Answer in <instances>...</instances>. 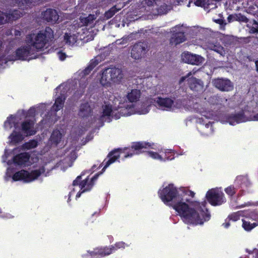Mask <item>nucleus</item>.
<instances>
[{
    "label": "nucleus",
    "instance_id": "nucleus-1",
    "mask_svg": "<svg viewBox=\"0 0 258 258\" xmlns=\"http://www.w3.org/2000/svg\"><path fill=\"white\" fill-rule=\"evenodd\" d=\"M173 206V208L181 217L183 221L187 224H202L205 221L209 220L210 214L206 208V201L202 203H198L196 205V209L191 208L185 202H189V200L187 198H181Z\"/></svg>",
    "mask_w": 258,
    "mask_h": 258
},
{
    "label": "nucleus",
    "instance_id": "nucleus-2",
    "mask_svg": "<svg viewBox=\"0 0 258 258\" xmlns=\"http://www.w3.org/2000/svg\"><path fill=\"white\" fill-rule=\"evenodd\" d=\"M173 206V208L181 217L183 221L187 224H202L205 221L209 220L210 214L206 208V201L202 203H198L196 205V209L191 208L185 202H189V200L187 198H181Z\"/></svg>",
    "mask_w": 258,
    "mask_h": 258
},
{
    "label": "nucleus",
    "instance_id": "nucleus-3",
    "mask_svg": "<svg viewBox=\"0 0 258 258\" xmlns=\"http://www.w3.org/2000/svg\"><path fill=\"white\" fill-rule=\"evenodd\" d=\"M151 144L146 142H133L130 147L124 148V149L117 148L110 151L108 155V160L105 162V165L103 168L104 170L110 164L115 162L119 159L121 154H123V159L128 157H132L135 155H139L143 152H146L148 156L154 159H159L162 160L163 155H159L157 152L153 151H147V149H153Z\"/></svg>",
    "mask_w": 258,
    "mask_h": 258
},
{
    "label": "nucleus",
    "instance_id": "nucleus-4",
    "mask_svg": "<svg viewBox=\"0 0 258 258\" xmlns=\"http://www.w3.org/2000/svg\"><path fill=\"white\" fill-rule=\"evenodd\" d=\"M53 31L49 27H46L45 29L39 31L37 33H31L26 37L27 44H30L37 50H41L54 37Z\"/></svg>",
    "mask_w": 258,
    "mask_h": 258
},
{
    "label": "nucleus",
    "instance_id": "nucleus-5",
    "mask_svg": "<svg viewBox=\"0 0 258 258\" xmlns=\"http://www.w3.org/2000/svg\"><path fill=\"white\" fill-rule=\"evenodd\" d=\"M66 100V94L61 92L55 98L54 103L51 107L49 103H41L31 107L27 111L19 109L17 113H56L62 109Z\"/></svg>",
    "mask_w": 258,
    "mask_h": 258
},
{
    "label": "nucleus",
    "instance_id": "nucleus-6",
    "mask_svg": "<svg viewBox=\"0 0 258 258\" xmlns=\"http://www.w3.org/2000/svg\"><path fill=\"white\" fill-rule=\"evenodd\" d=\"M121 69L114 68H107L102 71L100 80V84L103 86H110L111 83L119 84L123 78Z\"/></svg>",
    "mask_w": 258,
    "mask_h": 258
},
{
    "label": "nucleus",
    "instance_id": "nucleus-7",
    "mask_svg": "<svg viewBox=\"0 0 258 258\" xmlns=\"http://www.w3.org/2000/svg\"><path fill=\"white\" fill-rule=\"evenodd\" d=\"M227 114H212V125L214 123L213 120L215 117L218 118L219 120L222 123H229L230 125H232L250 120L258 121V114H254L250 118L246 116L245 114H231V115H227Z\"/></svg>",
    "mask_w": 258,
    "mask_h": 258
},
{
    "label": "nucleus",
    "instance_id": "nucleus-8",
    "mask_svg": "<svg viewBox=\"0 0 258 258\" xmlns=\"http://www.w3.org/2000/svg\"><path fill=\"white\" fill-rule=\"evenodd\" d=\"M105 170V169L104 170L102 169L101 172L95 174L90 180H89V177L88 176L86 179L81 180L82 176L85 175V171H83L81 175L78 176L73 182V186L79 185L81 189V191L77 194L76 198H80L82 194L84 192L90 191L94 186L95 181L97 180L98 177Z\"/></svg>",
    "mask_w": 258,
    "mask_h": 258
},
{
    "label": "nucleus",
    "instance_id": "nucleus-9",
    "mask_svg": "<svg viewBox=\"0 0 258 258\" xmlns=\"http://www.w3.org/2000/svg\"><path fill=\"white\" fill-rule=\"evenodd\" d=\"M35 50L32 48L30 44L22 46L17 48L14 54L9 55L7 57L8 61L20 60H30V59L35 58Z\"/></svg>",
    "mask_w": 258,
    "mask_h": 258
},
{
    "label": "nucleus",
    "instance_id": "nucleus-10",
    "mask_svg": "<svg viewBox=\"0 0 258 258\" xmlns=\"http://www.w3.org/2000/svg\"><path fill=\"white\" fill-rule=\"evenodd\" d=\"M158 194L162 202L166 205L174 199H179L180 197L179 189L178 190L173 184H169L162 190H160Z\"/></svg>",
    "mask_w": 258,
    "mask_h": 258
},
{
    "label": "nucleus",
    "instance_id": "nucleus-11",
    "mask_svg": "<svg viewBox=\"0 0 258 258\" xmlns=\"http://www.w3.org/2000/svg\"><path fill=\"white\" fill-rule=\"evenodd\" d=\"M43 171V169L42 171L40 169H36L29 172L27 170L22 169L14 173L12 178L16 181L23 180L25 182H29L36 179Z\"/></svg>",
    "mask_w": 258,
    "mask_h": 258
},
{
    "label": "nucleus",
    "instance_id": "nucleus-12",
    "mask_svg": "<svg viewBox=\"0 0 258 258\" xmlns=\"http://www.w3.org/2000/svg\"><path fill=\"white\" fill-rule=\"evenodd\" d=\"M206 197L208 202L213 206L221 205L226 202L224 193L218 189L209 190Z\"/></svg>",
    "mask_w": 258,
    "mask_h": 258
},
{
    "label": "nucleus",
    "instance_id": "nucleus-13",
    "mask_svg": "<svg viewBox=\"0 0 258 258\" xmlns=\"http://www.w3.org/2000/svg\"><path fill=\"white\" fill-rule=\"evenodd\" d=\"M191 75L192 73L190 72L186 76L181 77L179 81V84H181L187 79V83L190 90L197 92L202 91L204 88L203 82L201 80L195 77H191L189 78Z\"/></svg>",
    "mask_w": 258,
    "mask_h": 258
},
{
    "label": "nucleus",
    "instance_id": "nucleus-14",
    "mask_svg": "<svg viewBox=\"0 0 258 258\" xmlns=\"http://www.w3.org/2000/svg\"><path fill=\"white\" fill-rule=\"evenodd\" d=\"M121 114H101V115L99 116L98 118H97L96 116H93V114H84L83 117H86L87 119H92L93 118V120H92L91 122L89 121V124L87 126L88 127H91L93 124L96 122L97 120H98L99 123H101V126L103 125L104 122H110L113 118H114L115 119H118L120 118V115Z\"/></svg>",
    "mask_w": 258,
    "mask_h": 258
},
{
    "label": "nucleus",
    "instance_id": "nucleus-15",
    "mask_svg": "<svg viewBox=\"0 0 258 258\" xmlns=\"http://www.w3.org/2000/svg\"><path fill=\"white\" fill-rule=\"evenodd\" d=\"M212 84L215 88L222 92H229L233 89L232 82L227 78H217L213 79Z\"/></svg>",
    "mask_w": 258,
    "mask_h": 258
},
{
    "label": "nucleus",
    "instance_id": "nucleus-16",
    "mask_svg": "<svg viewBox=\"0 0 258 258\" xmlns=\"http://www.w3.org/2000/svg\"><path fill=\"white\" fill-rule=\"evenodd\" d=\"M147 44L144 42H138L135 44L131 50V56L139 59L142 58L147 52Z\"/></svg>",
    "mask_w": 258,
    "mask_h": 258
},
{
    "label": "nucleus",
    "instance_id": "nucleus-17",
    "mask_svg": "<svg viewBox=\"0 0 258 258\" xmlns=\"http://www.w3.org/2000/svg\"><path fill=\"white\" fill-rule=\"evenodd\" d=\"M182 57L185 62L194 65H199L202 63L204 60L201 56L194 54L188 52L184 53Z\"/></svg>",
    "mask_w": 258,
    "mask_h": 258
},
{
    "label": "nucleus",
    "instance_id": "nucleus-18",
    "mask_svg": "<svg viewBox=\"0 0 258 258\" xmlns=\"http://www.w3.org/2000/svg\"><path fill=\"white\" fill-rule=\"evenodd\" d=\"M34 124L33 120H26L21 124L22 131L27 136H33L36 133V131L34 128Z\"/></svg>",
    "mask_w": 258,
    "mask_h": 258
},
{
    "label": "nucleus",
    "instance_id": "nucleus-19",
    "mask_svg": "<svg viewBox=\"0 0 258 258\" xmlns=\"http://www.w3.org/2000/svg\"><path fill=\"white\" fill-rule=\"evenodd\" d=\"M42 16L43 19L48 22L55 23L59 18L57 11L52 9H47L42 13Z\"/></svg>",
    "mask_w": 258,
    "mask_h": 258
},
{
    "label": "nucleus",
    "instance_id": "nucleus-20",
    "mask_svg": "<svg viewBox=\"0 0 258 258\" xmlns=\"http://www.w3.org/2000/svg\"><path fill=\"white\" fill-rule=\"evenodd\" d=\"M92 253L94 258H101L110 255L111 251L109 246H100L94 248Z\"/></svg>",
    "mask_w": 258,
    "mask_h": 258
},
{
    "label": "nucleus",
    "instance_id": "nucleus-21",
    "mask_svg": "<svg viewBox=\"0 0 258 258\" xmlns=\"http://www.w3.org/2000/svg\"><path fill=\"white\" fill-rule=\"evenodd\" d=\"M30 155L27 152L19 153L13 158V162L15 164L22 166L25 165L29 160Z\"/></svg>",
    "mask_w": 258,
    "mask_h": 258
},
{
    "label": "nucleus",
    "instance_id": "nucleus-22",
    "mask_svg": "<svg viewBox=\"0 0 258 258\" xmlns=\"http://www.w3.org/2000/svg\"><path fill=\"white\" fill-rule=\"evenodd\" d=\"M157 105L162 108L168 109L171 108L173 104V100L169 98H162L158 97L155 100Z\"/></svg>",
    "mask_w": 258,
    "mask_h": 258
},
{
    "label": "nucleus",
    "instance_id": "nucleus-23",
    "mask_svg": "<svg viewBox=\"0 0 258 258\" xmlns=\"http://www.w3.org/2000/svg\"><path fill=\"white\" fill-rule=\"evenodd\" d=\"M185 39L186 38L184 32H178L172 34L170 40V43L172 45H176L182 43Z\"/></svg>",
    "mask_w": 258,
    "mask_h": 258
},
{
    "label": "nucleus",
    "instance_id": "nucleus-24",
    "mask_svg": "<svg viewBox=\"0 0 258 258\" xmlns=\"http://www.w3.org/2000/svg\"><path fill=\"white\" fill-rule=\"evenodd\" d=\"M240 215L239 212L233 213L228 215V217L225 219V222L222 225L225 228H228L230 225V222H236L240 219Z\"/></svg>",
    "mask_w": 258,
    "mask_h": 258
},
{
    "label": "nucleus",
    "instance_id": "nucleus-25",
    "mask_svg": "<svg viewBox=\"0 0 258 258\" xmlns=\"http://www.w3.org/2000/svg\"><path fill=\"white\" fill-rule=\"evenodd\" d=\"M140 95L141 92L139 90L133 89L128 93L127 98L130 102H136L139 100Z\"/></svg>",
    "mask_w": 258,
    "mask_h": 258
},
{
    "label": "nucleus",
    "instance_id": "nucleus-26",
    "mask_svg": "<svg viewBox=\"0 0 258 258\" xmlns=\"http://www.w3.org/2000/svg\"><path fill=\"white\" fill-rule=\"evenodd\" d=\"M24 137L20 132L14 131L9 136L11 142L14 144H18L24 140Z\"/></svg>",
    "mask_w": 258,
    "mask_h": 258
},
{
    "label": "nucleus",
    "instance_id": "nucleus-27",
    "mask_svg": "<svg viewBox=\"0 0 258 258\" xmlns=\"http://www.w3.org/2000/svg\"><path fill=\"white\" fill-rule=\"evenodd\" d=\"M62 138V135L60 131L56 130H54L50 137V140L51 142L57 145L61 141Z\"/></svg>",
    "mask_w": 258,
    "mask_h": 258
},
{
    "label": "nucleus",
    "instance_id": "nucleus-28",
    "mask_svg": "<svg viewBox=\"0 0 258 258\" xmlns=\"http://www.w3.org/2000/svg\"><path fill=\"white\" fill-rule=\"evenodd\" d=\"M22 16V13L19 10H15L11 13H7L8 23L15 21L19 19Z\"/></svg>",
    "mask_w": 258,
    "mask_h": 258
},
{
    "label": "nucleus",
    "instance_id": "nucleus-29",
    "mask_svg": "<svg viewBox=\"0 0 258 258\" xmlns=\"http://www.w3.org/2000/svg\"><path fill=\"white\" fill-rule=\"evenodd\" d=\"M38 145V143L37 140L32 139L25 142L22 145V147L23 149L28 150L36 148Z\"/></svg>",
    "mask_w": 258,
    "mask_h": 258
},
{
    "label": "nucleus",
    "instance_id": "nucleus-30",
    "mask_svg": "<svg viewBox=\"0 0 258 258\" xmlns=\"http://www.w3.org/2000/svg\"><path fill=\"white\" fill-rule=\"evenodd\" d=\"M179 191H180V197L179 199H181V198H184V196H188L189 197H190L191 198H194L195 195V193L188 189L186 187H181L179 188Z\"/></svg>",
    "mask_w": 258,
    "mask_h": 258
},
{
    "label": "nucleus",
    "instance_id": "nucleus-31",
    "mask_svg": "<svg viewBox=\"0 0 258 258\" xmlns=\"http://www.w3.org/2000/svg\"><path fill=\"white\" fill-rule=\"evenodd\" d=\"M95 19L94 15H89L86 17H82L80 18V22L83 26H88L89 24L93 22Z\"/></svg>",
    "mask_w": 258,
    "mask_h": 258
},
{
    "label": "nucleus",
    "instance_id": "nucleus-32",
    "mask_svg": "<svg viewBox=\"0 0 258 258\" xmlns=\"http://www.w3.org/2000/svg\"><path fill=\"white\" fill-rule=\"evenodd\" d=\"M126 244L124 242L119 241L116 242L114 245L109 246V247L111 249V253H112L118 249L124 248Z\"/></svg>",
    "mask_w": 258,
    "mask_h": 258
},
{
    "label": "nucleus",
    "instance_id": "nucleus-33",
    "mask_svg": "<svg viewBox=\"0 0 258 258\" xmlns=\"http://www.w3.org/2000/svg\"><path fill=\"white\" fill-rule=\"evenodd\" d=\"M256 226L257 224L255 223L251 224L249 221H246L244 220H242V226L243 228V229L247 231H250Z\"/></svg>",
    "mask_w": 258,
    "mask_h": 258
},
{
    "label": "nucleus",
    "instance_id": "nucleus-34",
    "mask_svg": "<svg viewBox=\"0 0 258 258\" xmlns=\"http://www.w3.org/2000/svg\"><path fill=\"white\" fill-rule=\"evenodd\" d=\"M64 41L68 44H73L76 42V38L74 36H72L71 34L66 33L63 36Z\"/></svg>",
    "mask_w": 258,
    "mask_h": 258
},
{
    "label": "nucleus",
    "instance_id": "nucleus-35",
    "mask_svg": "<svg viewBox=\"0 0 258 258\" xmlns=\"http://www.w3.org/2000/svg\"><path fill=\"white\" fill-rule=\"evenodd\" d=\"M233 18L235 21L240 22H244L245 23L248 22L249 21L248 19L245 16L241 14V13L236 14L233 17Z\"/></svg>",
    "mask_w": 258,
    "mask_h": 258
},
{
    "label": "nucleus",
    "instance_id": "nucleus-36",
    "mask_svg": "<svg viewBox=\"0 0 258 258\" xmlns=\"http://www.w3.org/2000/svg\"><path fill=\"white\" fill-rule=\"evenodd\" d=\"M174 158V153L171 150H167L164 153V156H163L162 160H171Z\"/></svg>",
    "mask_w": 258,
    "mask_h": 258
},
{
    "label": "nucleus",
    "instance_id": "nucleus-37",
    "mask_svg": "<svg viewBox=\"0 0 258 258\" xmlns=\"http://www.w3.org/2000/svg\"><path fill=\"white\" fill-rule=\"evenodd\" d=\"M195 4L198 7H208L210 5V0H196Z\"/></svg>",
    "mask_w": 258,
    "mask_h": 258
},
{
    "label": "nucleus",
    "instance_id": "nucleus-38",
    "mask_svg": "<svg viewBox=\"0 0 258 258\" xmlns=\"http://www.w3.org/2000/svg\"><path fill=\"white\" fill-rule=\"evenodd\" d=\"M225 192L230 197H232L236 193V190L233 185H230L225 188Z\"/></svg>",
    "mask_w": 258,
    "mask_h": 258
},
{
    "label": "nucleus",
    "instance_id": "nucleus-39",
    "mask_svg": "<svg viewBox=\"0 0 258 258\" xmlns=\"http://www.w3.org/2000/svg\"><path fill=\"white\" fill-rule=\"evenodd\" d=\"M8 23L7 13L0 11V25Z\"/></svg>",
    "mask_w": 258,
    "mask_h": 258
},
{
    "label": "nucleus",
    "instance_id": "nucleus-40",
    "mask_svg": "<svg viewBox=\"0 0 258 258\" xmlns=\"http://www.w3.org/2000/svg\"><path fill=\"white\" fill-rule=\"evenodd\" d=\"M113 111L112 106L110 104H105L103 106V111L101 113H112Z\"/></svg>",
    "mask_w": 258,
    "mask_h": 258
},
{
    "label": "nucleus",
    "instance_id": "nucleus-41",
    "mask_svg": "<svg viewBox=\"0 0 258 258\" xmlns=\"http://www.w3.org/2000/svg\"><path fill=\"white\" fill-rule=\"evenodd\" d=\"M250 32L252 33L258 32V23L255 20L254 21L253 25L250 28Z\"/></svg>",
    "mask_w": 258,
    "mask_h": 258
},
{
    "label": "nucleus",
    "instance_id": "nucleus-42",
    "mask_svg": "<svg viewBox=\"0 0 258 258\" xmlns=\"http://www.w3.org/2000/svg\"><path fill=\"white\" fill-rule=\"evenodd\" d=\"M98 64V61L97 59H92L90 61L88 66L91 70H93L94 68Z\"/></svg>",
    "mask_w": 258,
    "mask_h": 258
},
{
    "label": "nucleus",
    "instance_id": "nucleus-43",
    "mask_svg": "<svg viewBox=\"0 0 258 258\" xmlns=\"http://www.w3.org/2000/svg\"><path fill=\"white\" fill-rule=\"evenodd\" d=\"M114 8H110L108 11L106 12L105 13V17L107 18V19H110L111 18V17H112L115 14H114V12L113 13L112 11H113L112 10Z\"/></svg>",
    "mask_w": 258,
    "mask_h": 258
},
{
    "label": "nucleus",
    "instance_id": "nucleus-44",
    "mask_svg": "<svg viewBox=\"0 0 258 258\" xmlns=\"http://www.w3.org/2000/svg\"><path fill=\"white\" fill-rule=\"evenodd\" d=\"M14 118L13 115L11 114L9 117L7 118V120L5 121V124L9 123L12 126L13 124H15V121H13Z\"/></svg>",
    "mask_w": 258,
    "mask_h": 258
},
{
    "label": "nucleus",
    "instance_id": "nucleus-45",
    "mask_svg": "<svg viewBox=\"0 0 258 258\" xmlns=\"http://www.w3.org/2000/svg\"><path fill=\"white\" fill-rule=\"evenodd\" d=\"M16 3L18 5V6L22 8V7L26 5L27 4V0H15Z\"/></svg>",
    "mask_w": 258,
    "mask_h": 258
},
{
    "label": "nucleus",
    "instance_id": "nucleus-46",
    "mask_svg": "<svg viewBox=\"0 0 258 258\" xmlns=\"http://www.w3.org/2000/svg\"><path fill=\"white\" fill-rule=\"evenodd\" d=\"M83 258H94L92 253V250L87 251V253L82 254Z\"/></svg>",
    "mask_w": 258,
    "mask_h": 258
},
{
    "label": "nucleus",
    "instance_id": "nucleus-47",
    "mask_svg": "<svg viewBox=\"0 0 258 258\" xmlns=\"http://www.w3.org/2000/svg\"><path fill=\"white\" fill-rule=\"evenodd\" d=\"M58 56L59 58L61 60H64L66 58V54L65 53L62 52L61 51H59L58 52Z\"/></svg>",
    "mask_w": 258,
    "mask_h": 258
},
{
    "label": "nucleus",
    "instance_id": "nucleus-48",
    "mask_svg": "<svg viewBox=\"0 0 258 258\" xmlns=\"http://www.w3.org/2000/svg\"><path fill=\"white\" fill-rule=\"evenodd\" d=\"M158 0H145V3L148 6H152L154 4H156L157 1Z\"/></svg>",
    "mask_w": 258,
    "mask_h": 258
},
{
    "label": "nucleus",
    "instance_id": "nucleus-49",
    "mask_svg": "<svg viewBox=\"0 0 258 258\" xmlns=\"http://www.w3.org/2000/svg\"><path fill=\"white\" fill-rule=\"evenodd\" d=\"M92 71V70H91V69L87 66L83 71V75L86 76L89 75Z\"/></svg>",
    "mask_w": 258,
    "mask_h": 258
},
{
    "label": "nucleus",
    "instance_id": "nucleus-50",
    "mask_svg": "<svg viewBox=\"0 0 258 258\" xmlns=\"http://www.w3.org/2000/svg\"><path fill=\"white\" fill-rule=\"evenodd\" d=\"M246 178L243 176H238L236 177V181L239 182L240 181H243L246 180Z\"/></svg>",
    "mask_w": 258,
    "mask_h": 258
},
{
    "label": "nucleus",
    "instance_id": "nucleus-51",
    "mask_svg": "<svg viewBox=\"0 0 258 258\" xmlns=\"http://www.w3.org/2000/svg\"><path fill=\"white\" fill-rule=\"evenodd\" d=\"M111 8H114L112 10V12L114 13V14L117 13V12H118L120 10H121V8H117V6H113Z\"/></svg>",
    "mask_w": 258,
    "mask_h": 258
},
{
    "label": "nucleus",
    "instance_id": "nucleus-52",
    "mask_svg": "<svg viewBox=\"0 0 258 258\" xmlns=\"http://www.w3.org/2000/svg\"><path fill=\"white\" fill-rule=\"evenodd\" d=\"M167 7V5L161 6L159 8V11L160 12V11L162 10V9H164V10H165V12H163V11L162 12L165 14L166 13L167 11L164 8L166 9Z\"/></svg>",
    "mask_w": 258,
    "mask_h": 258
},
{
    "label": "nucleus",
    "instance_id": "nucleus-53",
    "mask_svg": "<svg viewBox=\"0 0 258 258\" xmlns=\"http://www.w3.org/2000/svg\"><path fill=\"white\" fill-rule=\"evenodd\" d=\"M85 107L89 108L90 106L88 104V103H86V104H83V105L81 106V108L80 109V111L82 112L83 109H84Z\"/></svg>",
    "mask_w": 258,
    "mask_h": 258
},
{
    "label": "nucleus",
    "instance_id": "nucleus-54",
    "mask_svg": "<svg viewBox=\"0 0 258 258\" xmlns=\"http://www.w3.org/2000/svg\"><path fill=\"white\" fill-rule=\"evenodd\" d=\"M253 252L255 253V258H258V250L255 249L253 250Z\"/></svg>",
    "mask_w": 258,
    "mask_h": 258
},
{
    "label": "nucleus",
    "instance_id": "nucleus-55",
    "mask_svg": "<svg viewBox=\"0 0 258 258\" xmlns=\"http://www.w3.org/2000/svg\"><path fill=\"white\" fill-rule=\"evenodd\" d=\"M215 22L217 23H218V24H222V22H223V20H221V19H217L215 21Z\"/></svg>",
    "mask_w": 258,
    "mask_h": 258
},
{
    "label": "nucleus",
    "instance_id": "nucleus-56",
    "mask_svg": "<svg viewBox=\"0 0 258 258\" xmlns=\"http://www.w3.org/2000/svg\"><path fill=\"white\" fill-rule=\"evenodd\" d=\"M96 167V165H94L92 167V169H91V172H93L94 171V170H95V168Z\"/></svg>",
    "mask_w": 258,
    "mask_h": 258
},
{
    "label": "nucleus",
    "instance_id": "nucleus-57",
    "mask_svg": "<svg viewBox=\"0 0 258 258\" xmlns=\"http://www.w3.org/2000/svg\"><path fill=\"white\" fill-rule=\"evenodd\" d=\"M256 70L258 72V60L255 61Z\"/></svg>",
    "mask_w": 258,
    "mask_h": 258
},
{
    "label": "nucleus",
    "instance_id": "nucleus-58",
    "mask_svg": "<svg viewBox=\"0 0 258 258\" xmlns=\"http://www.w3.org/2000/svg\"><path fill=\"white\" fill-rule=\"evenodd\" d=\"M132 114L131 113H130V114H122V116H130L131 115H132Z\"/></svg>",
    "mask_w": 258,
    "mask_h": 258
},
{
    "label": "nucleus",
    "instance_id": "nucleus-59",
    "mask_svg": "<svg viewBox=\"0 0 258 258\" xmlns=\"http://www.w3.org/2000/svg\"><path fill=\"white\" fill-rule=\"evenodd\" d=\"M94 215H97V216H98L99 213L95 212L94 214H92V216H93Z\"/></svg>",
    "mask_w": 258,
    "mask_h": 258
},
{
    "label": "nucleus",
    "instance_id": "nucleus-60",
    "mask_svg": "<svg viewBox=\"0 0 258 258\" xmlns=\"http://www.w3.org/2000/svg\"><path fill=\"white\" fill-rule=\"evenodd\" d=\"M246 251H247L248 253H249V254H250V253H251L252 252V251H250V250H248L247 249L246 250Z\"/></svg>",
    "mask_w": 258,
    "mask_h": 258
},
{
    "label": "nucleus",
    "instance_id": "nucleus-61",
    "mask_svg": "<svg viewBox=\"0 0 258 258\" xmlns=\"http://www.w3.org/2000/svg\"><path fill=\"white\" fill-rule=\"evenodd\" d=\"M215 51H217V52L220 53L219 50H218V49H217V50L215 49Z\"/></svg>",
    "mask_w": 258,
    "mask_h": 258
},
{
    "label": "nucleus",
    "instance_id": "nucleus-62",
    "mask_svg": "<svg viewBox=\"0 0 258 258\" xmlns=\"http://www.w3.org/2000/svg\"><path fill=\"white\" fill-rule=\"evenodd\" d=\"M2 213V211L1 209L0 208V214H1Z\"/></svg>",
    "mask_w": 258,
    "mask_h": 258
},
{
    "label": "nucleus",
    "instance_id": "nucleus-63",
    "mask_svg": "<svg viewBox=\"0 0 258 258\" xmlns=\"http://www.w3.org/2000/svg\"><path fill=\"white\" fill-rule=\"evenodd\" d=\"M101 167H102V164H100L99 168H100Z\"/></svg>",
    "mask_w": 258,
    "mask_h": 258
}]
</instances>
